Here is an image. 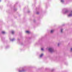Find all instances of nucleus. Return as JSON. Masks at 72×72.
Masks as SVG:
<instances>
[{
    "label": "nucleus",
    "mask_w": 72,
    "mask_h": 72,
    "mask_svg": "<svg viewBox=\"0 0 72 72\" xmlns=\"http://www.w3.org/2000/svg\"><path fill=\"white\" fill-rule=\"evenodd\" d=\"M26 32L27 33H30V32L28 31H26Z\"/></svg>",
    "instance_id": "3"
},
{
    "label": "nucleus",
    "mask_w": 72,
    "mask_h": 72,
    "mask_svg": "<svg viewBox=\"0 0 72 72\" xmlns=\"http://www.w3.org/2000/svg\"><path fill=\"white\" fill-rule=\"evenodd\" d=\"M43 55V54H42L41 55H40V57H41Z\"/></svg>",
    "instance_id": "6"
},
{
    "label": "nucleus",
    "mask_w": 72,
    "mask_h": 72,
    "mask_svg": "<svg viewBox=\"0 0 72 72\" xmlns=\"http://www.w3.org/2000/svg\"><path fill=\"white\" fill-rule=\"evenodd\" d=\"M37 14H39V13H38L37 12Z\"/></svg>",
    "instance_id": "12"
},
{
    "label": "nucleus",
    "mask_w": 72,
    "mask_h": 72,
    "mask_svg": "<svg viewBox=\"0 0 72 72\" xmlns=\"http://www.w3.org/2000/svg\"><path fill=\"white\" fill-rule=\"evenodd\" d=\"M41 50H42V51L44 50V49H42H42H41Z\"/></svg>",
    "instance_id": "10"
},
{
    "label": "nucleus",
    "mask_w": 72,
    "mask_h": 72,
    "mask_svg": "<svg viewBox=\"0 0 72 72\" xmlns=\"http://www.w3.org/2000/svg\"><path fill=\"white\" fill-rule=\"evenodd\" d=\"M53 32H54V30H51V33H53Z\"/></svg>",
    "instance_id": "5"
},
{
    "label": "nucleus",
    "mask_w": 72,
    "mask_h": 72,
    "mask_svg": "<svg viewBox=\"0 0 72 72\" xmlns=\"http://www.w3.org/2000/svg\"><path fill=\"white\" fill-rule=\"evenodd\" d=\"M2 33H3V34H4V33H5V32H3V31L2 32Z\"/></svg>",
    "instance_id": "4"
},
{
    "label": "nucleus",
    "mask_w": 72,
    "mask_h": 72,
    "mask_svg": "<svg viewBox=\"0 0 72 72\" xmlns=\"http://www.w3.org/2000/svg\"><path fill=\"white\" fill-rule=\"evenodd\" d=\"M14 31H12V34H14Z\"/></svg>",
    "instance_id": "7"
},
{
    "label": "nucleus",
    "mask_w": 72,
    "mask_h": 72,
    "mask_svg": "<svg viewBox=\"0 0 72 72\" xmlns=\"http://www.w3.org/2000/svg\"><path fill=\"white\" fill-rule=\"evenodd\" d=\"M49 51L51 52V53L53 51V50L51 48H50L49 49Z\"/></svg>",
    "instance_id": "1"
},
{
    "label": "nucleus",
    "mask_w": 72,
    "mask_h": 72,
    "mask_svg": "<svg viewBox=\"0 0 72 72\" xmlns=\"http://www.w3.org/2000/svg\"><path fill=\"white\" fill-rule=\"evenodd\" d=\"M72 12L71 11V14H70L69 15H68L69 17H70V16H72Z\"/></svg>",
    "instance_id": "2"
},
{
    "label": "nucleus",
    "mask_w": 72,
    "mask_h": 72,
    "mask_svg": "<svg viewBox=\"0 0 72 72\" xmlns=\"http://www.w3.org/2000/svg\"><path fill=\"white\" fill-rule=\"evenodd\" d=\"M59 44H58V46H59Z\"/></svg>",
    "instance_id": "13"
},
{
    "label": "nucleus",
    "mask_w": 72,
    "mask_h": 72,
    "mask_svg": "<svg viewBox=\"0 0 72 72\" xmlns=\"http://www.w3.org/2000/svg\"><path fill=\"white\" fill-rule=\"evenodd\" d=\"M71 51H72V48H71Z\"/></svg>",
    "instance_id": "11"
},
{
    "label": "nucleus",
    "mask_w": 72,
    "mask_h": 72,
    "mask_svg": "<svg viewBox=\"0 0 72 72\" xmlns=\"http://www.w3.org/2000/svg\"><path fill=\"white\" fill-rule=\"evenodd\" d=\"M65 13H67L66 11V12H65Z\"/></svg>",
    "instance_id": "14"
},
{
    "label": "nucleus",
    "mask_w": 72,
    "mask_h": 72,
    "mask_svg": "<svg viewBox=\"0 0 72 72\" xmlns=\"http://www.w3.org/2000/svg\"><path fill=\"white\" fill-rule=\"evenodd\" d=\"M61 2H63L64 1L63 0H61Z\"/></svg>",
    "instance_id": "9"
},
{
    "label": "nucleus",
    "mask_w": 72,
    "mask_h": 72,
    "mask_svg": "<svg viewBox=\"0 0 72 72\" xmlns=\"http://www.w3.org/2000/svg\"><path fill=\"white\" fill-rule=\"evenodd\" d=\"M63 31V30L62 29L61 30V32H62Z\"/></svg>",
    "instance_id": "8"
}]
</instances>
